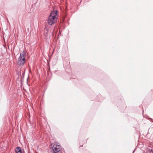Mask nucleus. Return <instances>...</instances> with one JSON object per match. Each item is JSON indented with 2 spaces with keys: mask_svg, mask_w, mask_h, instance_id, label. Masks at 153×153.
<instances>
[{
  "mask_svg": "<svg viewBox=\"0 0 153 153\" xmlns=\"http://www.w3.org/2000/svg\"><path fill=\"white\" fill-rule=\"evenodd\" d=\"M16 153H22L21 148L20 147H17L15 149Z\"/></svg>",
  "mask_w": 153,
  "mask_h": 153,
  "instance_id": "5",
  "label": "nucleus"
},
{
  "mask_svg": "<svg viewBox=\"0 0 153 153\" xmlns=\"http://www.w3.org/2000/svg\"><path fill=\"white\" fill-rule=\"evenodd\" d=\"M52 149L53 153H62V147L59 143H54Z\"/></svg>",
  "mask_w": 153,
  "mask_h": 153,
  "instance_id": "1",
  "label": "nucleus"
},
{
  "mask_svg": "<svg viewBox=\"0 0 153 153\" xmlns=\"http://www.w3.org/2000/svg\"><path fill=\"white\" fill-rule=\"evenodd\" d=\"M25 58L24 53H20V56L19 58L18 64L19 65H24L25 62Z\"/></svg>",
  "mask_w": 153,
  "mask_h": 153,
  "instance_id": "2",
  "label": "nucleus"
},
{
  "mask_svg": "<svg viewBox=\"0 0 153 153\" xmlns=\"http://www.w3.org/2000/svg\"><path fill=\"white\" fill-rule=\"evenodd\" d=\"M57 10L53 11L51 12L49 16L53 17L56 19V16L57 15Z\"/></svg>",
  "mask_w": 153,
  "mask_h": 153,
  "instance_id": "4",
  "label": "nucleus"
},
{
  "mask_svg": "<svg viewBox=\"0 0 153 153\" xmlns=\"http://www.w3.org/2000/svg\"><path fill=\"white\" fill-rule=\"evenodd\" d=\"M150 153H153V150L151 149L149 151Z\"/></svg>",
  "mask_w": 153,
  "mask_h": 153,
  "instance_id": "6",
  "label": "nucleus"
},
{
  "mask_svg": "<svg viewBox=\"0 0 153 153\" xmlns=\"http://www.w3.org/2000/svg\"><path fill=\"white\" fill-rule=\"evenodd\" d=\"M55 22V19L49 16L48 19V23L51 25L53 24Z\"/></svg>",
  "mask_w": 153,
  "mask_h": 153,
  "instance_id": "3",
  "label": "nucleus"
}]
</instances>
